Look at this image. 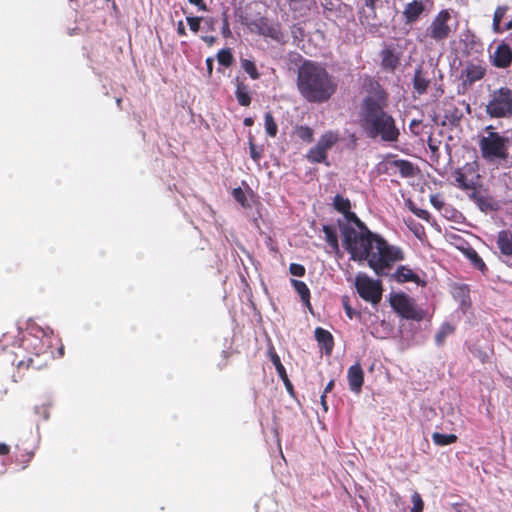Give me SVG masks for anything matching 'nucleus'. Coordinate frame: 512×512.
Here are the masks:
<instances>
[{
  "label": "nucleus",
  "instance_id": "obj_26",
  "mask_svg": "<svg viewBox=\"0 0 512 512\" xmlns=\"http://www.w3.org/2000/svg\"><path fill=\"white\" fill-rule=\"evenodd\" d=\"M456 186L462 190H475L476 184L473 180H469L462 169L458 168L453 172Z\"/></svg>",
  "mask_w": 512,
  "mask_h": 512
},
{
  "label": "nucleus",
  "instance_id": "obj_12",
  "mask_svg": "<svg viewBox=\"0 0 512 512\" xmlns=\"http://www.w3.org/2000/svg\"><path fill=\"white\" fill-rule=\"evenodd\" d=\"M486 75V67L481 63L468 62L461 72L462 87L466 90Z\"/></svg>",
  "mask_w": 512,
  "mask_h": 512
},
{
  "label": "nucleus",
  "instance_id": "obj_45",
  "mask_svg": "<svg viewBox=\"0 0 512 512\" xmlns=\"http://www.w3.org/2000/svg\"><path fill=\"white\" fill-rule=\"evenodd\" d=\"M232 195H233V198L238 203H240L242 206L246 205L247 198H246V195H245L244 191L240 187L234 188L233 191H232Z\"/></svg>",
  "mask_w": 512,
  "mask_h": 512
},
{
  "label": "nucleus",
  "instance_id": "obj_17",
  "mask_svg": "<svg viewBox=\"0 0 512 512\" xmlns=\"http://www.w3.org/2000/svg\"><path fill=\"white\" fill-rule=\"evenodd\" d=\"M268 353H269L271 362L275 366L278 376L283 381L287 391L292 395L294 393V388H293L291 381L288 378L285 367L281 363L279 355L276 353V351L273 347H271L269 349Z\"/></svg>",
  "mask_w": 512,
  "mask_h": 512
},
{
  "label": "nucleus",
  "instance_id": "obj_34",
  "mask_svg": "<svg viewBox=\"0 0 512 512\" xmlns=\"http://www.w3.org/2000/svg\"><path fill=\"white\" fill-rule=\"evenodd\" d=\"M241 68L250 76L253 80H258L261 76L254 61L246 58L240 59Z\"/></svg>",
  "mask_w": 512,
  "mask_h": 512
},
{
  "label": "nucleus",
  "instance_id": "obj_38",
  "mask_svg": "<svg viewBox=\"0 0 512 512\" xmlns=\"http://www.w3.org/2000/svg\"><path fill=\"white\" fill-rule=\"evenodd\" d=\"M217 60L219 64L224 67L231 66L234 60L231 50L228 48L219 50L217 53Z\"/></svg>",
  "mask_w": 512,
  "mask_h": 512
},
{
  "label": "nucleus",
  "instance_id": "obj_25",
  "mask_svg": "<svg viewBox=\"0 0 512 512\" xmlns=\"http://www.w3.org/2000/svg\"><path fill=\"white\" fill-rule=\"evenodd\" d=\"M381 64L384 69L394 71L399 64V57L392 49L385 48L381 52Z\"/></svg>",
  "mask_w": 512,
  "mask_h": 512
},
{
  "label": "nucleus",
  "instance_id": "obj_29",
  "mask_svg": "<svg viewBox=\"0 0 512 512\" xmlns=\"http://www.w3.org/2000/svg\"><path fill=\"white\" fill-rule=\"evenodd\" d=\"M322 231L325 234V240L328 245L335 253L338 254L340 252V248L335 228L330 225H323Z\"/></svg>",
  "mask_w": 512,
  "mask_h": 512
},
{
  "label": "nucleus",
  "instance_id": "obj_13",
  "mask_svg": "<svg viewBox=\"0 0 512 512\" xmlns=\"http://www.w3.org/2000/svg\"><path fill=\"white\" fill-rule=\"evenodd\" d=\"M425 11L426 5L422 0H412L408 2L402 11L404 23L406 25L416 23Z\"/></svg>",
  "mask_w": 512,
  "mask_h": 512
},
{
  "label": "nucleus",
  "instance_id": "obj_9",
  "mask_svg": "<svg viewBox=\"0 0 512 512\" xmlns=\"http://www.w3.org/2000/svg\"><path fill=\"white\" fill-rule=\"evenodd\" d=\"M389 302L393 310L402 318L421 321L425 316L424 311L416 308L413 299L403 292L392 294Z\"/></svg>",
  "mask_w": 512,
  "mask_h": 512
},
{
  "label": "nucleus",
  "instance_id": "obj_37",
  "mask_svg": "<svg viewBox=\"0 0 512 512\" xmlns=\"http://www.w3.org/2000/svg\"><path fill=\"white\" fill-rule=\"evenodd\" d=\"M333 205H334V208L342 214L345 212H348V210L351 209L350 200L348 198H344L343 196H341L339 194H337L334 197Z\"/></svg>",
  "mask_w": 512,
  "mask_h": 512
},
{
  "label": "nucleus",
  "instance_id": "obj_14",
  "mask_svg": "<svg viewBox=\"0 0 512 512\" xmlns=\"http://www.w3.org/2000/svg\"><path fill=\"white\" fill-rule=\"evenodd\" d=\"M392 278L398 283L413 282L421 287L426 286V281L413 272L408 266L400 265L393 273Z\"/></svg>",
  "mask_w": 512,
  "mask_h": 512
},
{
  "label": "nucleus",
  "instance_id": "obj_51",
  "mask_svg": "<svg viewBox=\"0 0 512 512\" xmlns=\"http://www.w3.org/2000/svg\"><path fill=\"white\" fill-rule=\"evenodd\" d=\"M41 365H34V360L32 358H28V360L25 362V361H20L18 363V368H22V367H26V368H29V367H32V368H35V369H38L40 368Z\"/></svg>",
  "mask_w": 512,
  "mask_h": 512
},
{
  "label": "nucleus",
  "instance_id": "obj_20",
  "mask_svg": "<svg viewBox=\"0 0 512 512\" xmlns=\"http://www.w3.org/2000/svg\"><path fill=\"white\" fill-rule=\"evenodd\" d=\"M340 140L339 133L329 130L325 132L319 138L316 146L319 148L325 155H328V151L338 143Z\"/></svg>",
  "mask_w": 512,
  "mask_h": 512
},
{
  "label": "nucleus",
  "instance_id": "obj_19",
  "mask_svg": "<svg viewBox=\"0 0 512 512\" xmlns=\"http://www.w3.org/2000/svg\"><path fill=\"white\" fill-rule=\"evenodd\" d=\"M236 83V90H235V97L239 103V105L247 107L251 104V96H250V89L247 84H245L244 79H240L239 77H236L235 79Z\"/></svg>",
  "mask_w": 512,
  "mask_h": 512
},
{
  "label": "nucleus",
  "instance_id": "obj_40",
  "mask_svg": "<svg viewBox=\"0 0 512 512\" xmlns=\"http://www.w3.org/2000/svg\"><path fill=\"white\" fill-rule=\"evenodd\" d=\"M468 257L477 269H479L480 271L486 270V265H485L484 261L482 260V258L478 255V253L475 250H472L471 252H469Z\"/></svg>",
  "mask_w": 512,
  "mask_h": 512
},
{
  "label": "nucleus",
  "instance_id": "obj_2",
  "mask_svg": "<svg viewBox=\"0 0 512 512\" xmlns=\"http://www.w3.org/2000/svg\"><path fill=\"white\" fill-rule=\"evenodd\" d=\"M369 82L371 90L360 106V125L371 138L380 137L385 142H396L400 132L392 115L385 110L388 95L377 81Z\"/></svg>",
  "mask_w": 512,
  "mask_h": 512
},
{
  "label": "nucleus",
  "instance_id": "obj_39",
  "mask_svg": "<svg viewBox=\"0 0 512 512\" xmlns=\"http://www.w3.org/2000/svg\"><path fill=\"white\" fill-rule=\"evenodd\" d=\"M296 135L302 141L310 143L313 141L314 131L309 126H299L296 128Z\"/></svg>",
  "mask_w": 512,
  "mask_h": 512
},
{
  "label": "nucleus",
  "instance_id": "obj_30",
  "mask_svg": "<svg viewBox=\"0 0 512 512\" xmlns=\"http://www.w3.org/2000/svg\"><path fill=\"white\" fill-rule=\"evenodd\" d=\"M291 284L294 287L295 291L299 294L301 300L310 307V290L305 282L291 279Z\"/></svg>",
  "mask_w": 512,
  "mask_h": 512
},
{
  "label": "nucleus",
  "instance_id": "obj_21",
  "mask_svg": "<svg viewBox=\"0 0 512 512\" xmlns=\"http://www.w3.org/2000/svg\"><path fill=\"white\" fill-rule=\"evenodd\" d=\"M340 140L339 133L329 130L325 132L319 138L316 146L319 148L325 155H328V151L338 143Z\"/></svg>",
  "mask_w": 512,
  "mask_h": 512
},
{
  "label": "nucleus",
  "instance_id": "obj_31",
  "mask_svg": "<svg viewBox=\"0 0 512 512\" xmlns=\"http://www.w3.org/2000/svg\"><path fill=\"white\" fill-rule=\"evenodd\" d=\"M328 155H325L317 146L311 147L307 154L305 155V158L313 164L318 163H324L326 165H329V162H327Z\"/></svg>",
  "mask_w": 512,
  "mask_h": 512
},
{
  "label": "nucleus",
  "instance_id": "obj_22",
  "mask_svg": "<svg viewBox=\"0 0 512 512\" xmlns=\"http://www.w3.org/2000/svg\"><path fill=\"white\" fill-rule=\"evenodd\" d=\"M50 403H42L35 405L31 411L30 418L36 424V431H39V422L47 421L50 418Z\"/></svg>",
  "mask_w": 512,
  "mask_h": 512
},
{
  "label": "nucleus",
  "instance_id": "obj_60",
  "mask_svg": "<svg viewBox=\"0 0 512 512\" xmlns=\"http://www.w3.org/2000/svg\"><path fill=\"white\" fill-rule=\"evenodd\" d=\"M334 388V380H330L324 388L323 393L327 395Z\"/></svg>",
  "mask_w": 512,
  "mask_h": 512
},
{
  "label": "nucleus",
  "instance_id": "obj_36",
  "mask_svg": "<svg viewBox=\"0 0 512 512\" xmlns=\"http://www.w3.org/2000/svg\"><path fill=\"white\" fill-rule=\"evenodd\" d=\"M454 332L453 326H451L449 323H444L439 331L435 335V342L437 345H443L445 342V339L448 335L452 334Z\"/></svg>",
  "mask_w": 512,
  "mask_h": 512
},
{
  "label": "nucleus",
  "instance_id": "obj_62",
  "mask_svg": "<svg viewBox=\"0 0 512 512\" xmlns=\"http://www.w3.org/2000/svg\"><path fill=\"white\" fill-rule=\"evenodd\" d=\"M503 32L508 31L512 29V18L506 22L504 25H502Z\"/></svg>",
  "mask_w": 512,
  "mask_h": 512
},
{
  "label": "nucleus",
  "instance_id": "obj_6",
  "mask_svg": "<svg viewBox=\"0 0 512 512\" xmlns=\"http://www.w3.org/2000/svg\"><path fill=\"white\" fill-rule=\"evenodd\" d=\"M485 112L496 119L512 117V89L504 86L491 91Z\"/></svg>",
  "mask_w": 512,
  "mask_h": 512
},
{
  "label": "nucleus",
  "instance_id": "obj_56",
  "mask_svg": "<svg viewBox=\"0 0 512 512\" xmlns=\"http://www.w3.org/2000/svg\"><path fill=\"white\" fill-rule=\"evenodd\" d=\"M201 39L208 44V46H212L216 42V37L214 36H202Z\"/></svg>",
  "mask_w": 512,
  "mask_h": 512
},
{
  "label": "nucleus",
  "instance_id": "obj_11",
  "mask_svg": "<svg viewBox=\"0 0 512 512\" xmlns=\"http://www.w3.org/2000/svg\"><path fill=\"white\" fill-rule=\"evenodd\" d=\"M40 432H35L29 439L20 437L15 445V463L22 469H26L35 456V452L40 443Z\"/></svg>",
  "mask_w": 512,
  "mask_h": 512
},
{
  "label": "nucleus",
  "instance_id": "obj_63",
  "mask_svg": "<svg viewBox=\"0 0 512 512\" xmlns=\"http://www.w3.org/2000/svg\"><path fill=\"white\" fill-rule=\"evenodd\" d=\"M245 126H252L253 125V119L250 117H246L243 121Z\"/></svg>",
  "mask_w": 512,
  "mask_h": 512
},
{
  "label": "nucleus",
  "instance_id": "obj_53",
  "mask_svg": "<svg viewBox=\"0 0 512 512\" xmlns=\"http://www.w3.org/2000/svg\"><path fill=\"white\" fill-rule=\"evenodd\" d=\"M344 309L349 319H352L354 314H356L347 302H344Z\"/></svg>",
  "mask_w": 512,
  "mask_h": 512
},
{
  "label": "nucleus",
  "instance_id": "obj_43",
  "mask_svg": "<svg viewBox=\"0 0 512 512\" xmlns=\"http://www.w3.org/2000/svg\"><path fill=\"white\" fill-rule=\"evenodd\" d=\"M222 29L221 34L224 38H230L232 36V32L230 29L229 19L226 12L222 14Z\"/></svg>",
  "mask_w": 512,
  "mask_h": 512
},
{
  "label": "nucleus",
  "instance_id": "obj_50",
  "mask_svg": "<svg viewBox=\"0 0 512 512\" xmlns=\"http://www.w3.org/2000/svg\"><path fill=\"white\" fill-rule=\"evenodd\" d=\"M188 2L198 8L200 11H207L208 7L205 0H188Z\"/></svg>",
  "mask_w": 512,
  "mask_h": 512
},
{
  "label": "nucleus",
  "instance_id": "obj_46",
  "mask_svg": "<svg viewBox=\"0 0 512 512\" xmlns=\"http://www.w3.org/2000/svg\"><path fill=\"white\" fill-rule=\"evenodd\" d=\"M410 210L420 219L429 220L430 214L427 210L416 208L414 206L410 207Z\"/></svg>",
  "mask_w": 512,
  "mask_h": 512
},
{
  "label": "nucleus",
  "instance_id": "obj_44",
  "mask_svg": "<svg viewBox=\"0 0 512 512\" xmlns=\"http://www.w3.org/2000/svg\"><path fill=\"white\" fill-rule=\"evenodd\" d=\"M289 271L293 276L303 277L306 273V269L302 264L291 263L289 266Z\"/></svg>",
  "mask_w": 512,
  "mask_h": 512
},
{
  "label": "nucleus",
  "instance_id": "obj_18",
  "mask_svg": "<svg viewBox=\"0 0 512 512\" xmlns=\"http://www.w3.org/2000/svg\"><path fill=\"white\" fill-rule=\"evenodd\" d=\"M315 339L319 346L324 350L325 354L330 355L334 348V339L332 334L321 327L315 329Z\"/></svg>",
  "mask_w": 512,
  "mask_h": 512
},
{
  "label": "nucleus",
  "instance_id": "obj_55",
  "mask_svg": "<svg viewBox=\"0 0 512 512\" xmlns=\"http://www.w3.org/2000/svg\"><path fill=\"white\" fill-rule=\"evenodd\" d=\"M457 512H474L470 506L465 504H460L456 507Z\"/></svg>",
  "mask_w": 512,
  "mask_h": 512
},
{
  "label": "nucleus",
  "instance_id": "obj_4",
  "mask_svg": "<svg viewBox=\"0 0 512 512\" xmlns=\"http://www.w3.org/2000/svg\"><path fill=\"white\" fill-rule=\"evenodd\" d=\"M24 344L27 350L37 357L43 355L47 359L64 356V345L61 339L54 334L50 328L35 329L33 333L28 334L24 338Z\"/></svg>",
  "mask_w": 512,
  "mask_h": 512
},
{
  "label": "nucleus",
  "instance_id": "obj_32",
  "mask_svg": "<svg viewBox=\"0 0 512 512\" xmlns=\"http://www.w3.org/2000/svg\"><path fill=\"white\" fill-rule=\"evenodd\" d=\"M462 112L454 105H447L444 113L445 122H448L451 125H457L461 118Z\"/></svg>",
  "mask_w": 512,
  "mask_h": 512
},
{
  "label": "nucleus",
  "instance_id": "obj_41",
  "mask_svg": "<svg viewBox=\"0 0 512 512\" xmlns=\"http://www.w3.org/2000/svg\"><path fill=\"white\" fill-rule=\"evenodd\" d=\"M413 507L410 512H423L424 502L422 500L421 495L418 492H414L411 497Z\"/></svg>",
  "mask_w": 512,
  "mask_h": 512
},
{
  "label": "nucleus",
  "instance_id": "obj_61",
  "mask_svg": "<svg viewBox=\"0 0 512 512\" xmlns=\"http://www.w3.org/2000/svg\"><path fill=\"white\" fill-rule=\"evenodd\" d=\"M285 1H286V3H288V4H289V6H290V8H291V9L295 10V9H296V7H295V6H296V4L301 3V2H303L304 0H285Z\"/></svg>",
  "mask_w": 512,
  "mask_h": 512
},
{
  "label": "nucleus",
  "instance_id": "obj_58",
  "mask_svg": "<svg viewBox=\"0 0 512 512\" xmlns=\"http://www.w3.org/2000/svg\"><path fill=\"white\" fill-rule=\"evenodd\" d=\"M377 1L378 0H363L364 5L368 8H370L372 11H375Z\"/></svg>",
  "mask_w": 512,
  "mask_h": 512
},
{
  "label": "nucleus",
  "instance_id": "obj_28",
  "mask_svg": "<svg viewBox=\"0 0 512 512\" xmlns=\"http://www.w3.org/2000/svg\"><path fill=\"white\" fill-rule=\"evenodd\" d=\"M392 166L398 169L400 175L404 178H410L415 176V168L414 165L408 160H394L391 163Z\"/></svg>",
  "mask_w": 512,
  "mask_h": 512
},
{
  "label": "nucleus",
  "instance_id": "obj_7",
  "mask_svg": "<svg viewBox=\"0 0 512 512\" xmlns=\"http://www.w3.org/2000/svg\"><path fill=\"white\" fill-rule=\"evenodd\" d=\"M507 138L498 132H489L479 141L481 156L487 161L505 160L508 157Z\"/></svg>",
  "mask_w": 512,
  "mask_h": 512
},
{
  "label": "nucleus",
  "instance_id": "obj_35",
  "mask_svg": "<svg viewBox=\"0 0 512 512\" xmlns=\"http://www.w3.org/2000/svg\"><path fill=\"white\" fill-rule=\"evenodd\" d=\"M265 130L270 137H275L278 132V125L271 112H267L264 116Z\"/></svg>",
  "mask_w": 512,
  "mask_h": 512
},
{
  "label": "nucleus",
  "instance_id": "obj_3",
  "mask_svg": "<svg viewBox=\"0 0 512 512\" xmlns=\"http://www.w3.org/2000/svg\"><path fill=\"white\" fill-rule=\"evenodd\" d=\"M296 86L302 98L312 104L328 102L338 87L335 78L322 64L307 59L298 67Z\"/></svg>",
  "mask_w": 512,
  "mask_h": 512
},
{
  "label": "nucleus",
  "instance_id": "obj_1",
  "mask_svg": "<svg viewBox=\"0 0 512 512\" xmlns=\"http://www.w3.org/2000/svg\"><path fill=\"white\" fill-rule=\"evenodd\" d=\"M343 215L345 221L338 220V226L351 260L367 261L378 276L384 275L394 263L404 260L400 247L390 245L382 236L373 233L351 209Z\"/></svg>",
  "mask_w": 512,
  "mask_h": 512
},
{
  "label": "nucleus",
  "instance_id": "obj_15",
  "mask_svg": "<svg viewBox=\"0 0 512 512\" xmlns=\"http://www.w3.org/2000/svg\"><path fill=\"white\" fill-rule=\"evenodd\" d=\"M512 62V50L509 45L502 43L498 45L493 56L492 63L497 68H507Z\"/></svg>",
  "mask_w": 512,
  "mask_h": 512
},
{
  "label": "nucleus",
  "instance_id": "obj_23",
  "mask_svg": "<svg viewBox=\"0 0 512 512\" xmlns=\"http://www.w3.org/2000/svg\"><path fill=\"white\" fill-rule=\"evenodd\" d=\"M497 246L504 256L507 258L512 257V232L509 230H502L497 236Z\"/></svg>",
  "mask_w": 512,
  "mask_h": 512
},
{
  "label": "nucleus",
  "instance_id": "obj_5",
  "mask_svg": "<svg viewBox=\"0 0 512 512\" xmlns=\"http://www.w3.org/2000/svg\"><path fill=\"white\" fill-rule=\"evenodd\" d=\"M452 14L450 9L440 10L432 19L425 32L417 35V41L419 43H427L434 41L436 43H443L453 33V29L450 25Z\"/></svg>",
  "mask_w": 512,
  "mask_h": 512
},
{
  "label": "nucleus",
  "instance_id": "obj_16",
  "mask_svg": "<svg viewBox=\"0 0 512 512\" xmlns=\"http://www.w3.org/2000/svg\"><path fill=\"white\" fill-rule=\"evenodd\" d=\"M347 379L351 391L359 393L364 383V372L359 363L349 367L347 372Z\"/></svg>",
  "mask_w": 512,
  "mask_h": 512
},
{
  "label": "nucleus",
  "instance_id": "obj_59",
  "mask_svg": "<svg viewBox=\"0 0 512 512\" xmlns=\"http://www.w3.org/2000/svg\"><path fill=\"white\" fill-rule=\"evenodd\" d=\"M327 395L325 393H322L321 397H320V400H321V405L324 409V411H327L328 410V405H327Z\"/></svg>",
  "mask_w": 512,
  "mask_h": 512
},
{
  "label": "nucleus",
  "instance_id": "obj_57",
  "mask_svg": "<svg viewBox=\"0 0 512 512\" xmlns=\"http://www.w3.org/2000/svg\"><path fill=\"white\" fill-rule=\"evenodd\" d=\"M213 64H214L213 58H207L206 59L207 72H208L209 76H211V74H212Z\"/></svg>",
  "mask_w": 512,
  "mask_h": 512
},
{
  "label": "nucleus",
  "instance_id": "obj_24",
  "mask_svg": "<svg viewBox=\"0 0 512 512\" xmlns=\"http://www.w3.org/2000/svg\"><path fill=\"white\" fill-rule=\"evenodd\" d=\"M430 80L426 77L422 67L415 69L413 77V88L418 94H424L427 91Z\"/></svg>",
  "mask_w": 512,
  "mask_h": 512
},
{
  "label": "nucleus",
  "instance_id": "obj_8",
  "mask_svg": "<svg viewBox=\"0 0 512 512\" xmlns=\"http://www.w3.org/2000/svg\"><path fill=\"white\" fill-rule=\"evenodd\" d=\"M248 28L251 32L270 38L277 43L285 42V34L282 31L281 24L267 17L261 16L253 19L248 23Z\"/></svg>",
  "mask_w": 512,
  "mask_h": 512
},
{
  "label": "nucleus",
  "instance_id": "obj_10",
  "mask_svg": "<svg viewBox=\"0 0 512 512\" xmlns=\"http://www.w3.org/2000/svg\"><path fill=\"white\" fill-rule=\"evenodd\" d=\"M355 287L359 296L372 304H378L382 298V284L373 280L364 273H359L355 278Z\"/></svg>",
  "mask_w": 512,
  "mask_h": 512
},
{
  "label": "nucleus",
  "instance_id": "obj_48",
  "mask_svg": "<svg viewBox=\"0 0 512 512\" xmlns=\"http://www.w3.org/2000/svg\"><path fill=\"white\" fill-rule=\"evenodd\" d=\"M430 203L437 209L441 210L444 203L438 194H432L430 196Z\"/></svg>",
  "mask_w": 512,
  "mask_h": 512
},
{
  "label": "nucleus",
  "instance_id": "obj_52",
  "mask_svg": "<svg viewBox=\"0 0 512 512\" xmlns=\"http://www.w3.org/2000/svg\"><path fill=\"white\" fill-rule=\"evenodd\" d=\"M177 34L179 36L187 35L186 29H185V26H184V23L182 20L178 21V23H177Z\"/></svg>",
  "mask_w": 512,
  "mask_h": 512
},
{
  "label": "nucleus",
  "instance_id": "obj_49",
  "mask_svg": "<svg viewBox=\"0 0 512 512\" xmlns=\"http://www.w3.org/2000/svg\"><path fill=\"white\" fill-rule=\"evenodd\" d=\"M249 149H250V156L254 161H259L261 158L260 152L257 151L256 145L250 141L249 143Z\"/></svg>",
  "mask_w": 512,
  "mask_h": 512
},
{
  "label": "nucleus",
  "instance_id": "obj_42",
  "mask_svg": "<svg viewBox=\"0 0 512 512\" xmlns=\"http://www.w3.org/2000/svg\"><path fill=\"white\" fill-rule=\"evenodd\" d=\"M187 24L192 32L197 33L200 30V24L202 21V17L198 16H187L186 17Z\"/></svg>",
  "mask_w": 512,
  "mask_h": 512
},
{
  "label": "nucleus",
  "instance_id": "obj_27",
  "mask_svg": "<svg viewBox=\"0 0 512 512\" xmlns=\"http://www.w3.org/2000/svg\"><path fill=\"white\" fill-rule=\"evenodd\" d=\"M508 10L509 7L507 5H501L495 9L492 22V30L494 33H503L501 22L504 20Z\"/></svg>",
  "mask_w": 512,
  "mask_h": 512
},
{
  "label": "nucleus",
  "instance_id": "obj_64",
  "mask_svg": "<svg viewBox=\"0 0 512 512\" xmlns=\"http://www.w3.org/2000/svg\"><path fill=\"white\" fill-rule=\"evenodd\" d=\"M207 23L209 24V29L211 31H213L214 30V20H213V18L208 19Z\"/></svg>",
  "mask_w": 512,
  "mask_h": 512
},
{
  "label": "nucleus",
  "instance_id": "obj_47",
  "mask_svg": "<svg viewBox=\"0 0 512 512\" xmlns=\"http://www.w3.org/2000/svg\"><path fill=\"white\" fill-rule=\"evenodd\" d=\"M409 128L414 135H420L422 132V121L412 120Z\"/></svg>",
  "mask_w": 512,
  "mask_h": 512
},
{
  "label": "nucleus",
  "instance_id": "obj_54",
  "mask_svg": "<svg viewBox=\"0 0 512 512\" xmlns=\"http://www.w3.org/2000/svg\"><path fill=\"white\" fill-rule=\"evenodd\" d=\"M10 452V446L5 443H0V455L5 456Z\"/></svg>",
  "mask_w": 512,
  "mask_h": 512
},
{
  "label": "nucleus",
  "instance_id": "obj_33",
  "mask_svg": "<svg viewBox=\"0 0 512 512\" xmlns=\"http://www.w3.org/2000/svg\"><path fill=\"white\" fill-rule=\"evenodd\" d=\"M458 437L455 434H442L434 432L432 434V440L437 446H447L457 441Z\"/></svg>",
  "mask_w": 512,
  "mask_h": 512
}]
</instances>
